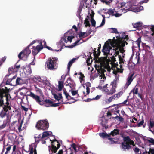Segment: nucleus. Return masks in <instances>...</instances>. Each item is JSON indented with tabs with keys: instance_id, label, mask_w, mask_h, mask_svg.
<instances>
[{
	"instance_id": "1",
	"label": "nucleus",
	"mask_w": 154,
	"mask_h": 154,
	"mask_svg": "<svg viewBox=\"0 0 154 154\" xmlns=\"http://www.w3.org/2000/svg\"><path fill=\"white\" fill-rule=\"evenodd\" d=\"M50 141H51V146H48L49 151L50 152L51 151L52 153H55L60 146V143L56 139L50 140Z\"/></svg>"
},
{
	"instance_id": "2",
	"label": "nucleus",
	"mask_w": 154,
	"mask_h": 154,
	"mask_svg": "<svg viewBox=\"0 0 154 154\" xmlns=\"http://www.w3.org/2000/svg\"><path fill=\"white\" fill-rule=\"evenodd\" d=\"M114 82H112L111 84L109 86V87H107L108 84H106V85L103 86V88L104 89L105 94L108 95H111L116 92L115 88L113 86Z\"/></svg>"
},
{
	"instance_id": "3",
	"label": "nucleus",
	"mask_w": 154,
	"mask_h": 154,
	"mask_svg": "<svg viewBox=\"0 0 154 154\" xmlns=\"http://www.w3.org/2000/svg\"><path fill=\"white\" fill-rule=\"evenodd\" d=\"M49 127V123L46 121L40 120L37 123L36 127L38 130H45Z\"/></svg>"
},
{
	"instance_id": "4",
	"label": "nucleus",
	"mask_w": 154,
	"mask_h": 154,
	"mask_svg": "<svg viewBox=\"0 0 154 154\" xmlns=\"http://www.w3.org/2000/svg\"><path fill=\"white\" fill-rule=\"evenodd\" d=\"M29 47L27 46L24 50L19 53L18 57L20 59H22L23 58H27L31 52L29 48Z\"/></svg>"
},
{
	"instance_id": "5",
	"label": "nucleus",
	"mask_w": 154,
	"mask_h": 154,
	"mask_svg": "<svg viewBox=\"0 0 154 154\" xmlns=\"http://www.w3.org/2000/svg\"><path fill=\"white\" fill-rule=\"evenodd\" d=\"M27 96H29L35 99L36 102L41 105H43V100L40 99L39 96L33 93L31 91L27 92Z\"/></svg>"
},
{
	"instance_id": "6",
	"label": "nucleus",
	"mask_w": 154,
	"mask_h": 154,
	"mask_svg": "<svg viewBox=\"0 0 154 154\" xmlns=\"http://www.w3.org/2000/svg\"><path fill=\"white\" fill-rule=\"evenodd\" d=\"M27 96H29L35 99L36 102L41 105H43V100L40 99L39 96L33 93L31 91L27 92Z\"/></svg>"
},
{
	"instance_id": "7",
	"label": "nucleus",
	"mask_w": 154,
	"mask_h": 154,
	"mask_svg": "<svg viewBox=\"0 0 154 154\" xmlns=\"http://www.w3.org/2000/svg\"><path fill=\"white\" fill-rule=\"evenodd\" d=\"M57 58L53 57L49 58L46 62L47 67L50 70L54 69V62L57 61Z\"/></svg>"
},
{
	"instance_id": "8",
	"label": "nucleus",
	"mask_w": 154,
	"mask_h": 154,
	"mask_svg": "<svg viewBox=\"0 0 154 154\" xmlns=\"http://www.w3.org/2000/svg\"><path fill=\"white\" fill-rule=\"evenodd\" d=\"M112 49L110 46L109 41H107L103 47L102 52L104 53V55H106L109 54L110 50Z\"/></svg>"
},
{
	"instance_id": "9",
	"label": "nucleus",
	"mask_w": 154,
	"mask_h": 154,
	"mask_svg": "<svg viewBox=\"0 0 154 154\" xmlns=\"http://www.w3.org/2000/svg\"><path fill=\"white\" fill-rule=\"evenodd\" d=\"M40 45H38L36 47L33 46L32 48V53L35 56L43 48L41 42H40Z\"/></svg>"
},
{
	"instance_id": "10",
	"label": "nucleus",
	"mask_w": 154,
	"mask_h": 154,
	"mask_svg": "<svg viewBox=\"0 0 154 154\" xmlns=\"http://www.w3.org/2000/svg\"><path fill=\"white\" fill-rule=\"evenodd\" d=\"M111 15L112 16H114L116 17H117L120 16L121 14L118 13L117 12L115 11V9H112V8L109 9L107 13Z\"/></svg>"
},
{
	"instance_id": "11",
	"label": "nucleus",
	"mask_w": 154,
	"mask_h": 154,
	"mask_svg": "<svg viewBox=\"0 0 154 154\" xmlns=\"http://www.w3.org/2000/svg\"><path fill=\"white\" fill-rule=\"evenodd\" d=\"M117 39H115V37H113V38L111 39H109L108 41H109V42H110V44L113 47H116V45L119 42V39L118 36L116 37Z\"/></svg>"
},
{
	"instance_id": "12",
	"label": "nucleus",
	"mask_w": 154,
	"mask_h": 154,
	"mask_svg": "<svg viewBox=\"0 0 154 154\" xmlns=\"http://www.w3.org/2000/svg\"><path fill=\"white\" fill-rule=\"evenodd\" d=\"M36 147V146L34 144H32L30 145L29 148V154H37Z\"/></svg>"
},
{
	"instance_id": "13",
	"label": "nucleus",
	"mask_w": 154,
	"mask_h": 154,
	"mask_svg": "<svg viewBox=\"0 0 154 154\" xmlns=\"http://www.w3.org/2000/svg\"><path fill=\"white\" fill-rule=\"evenodd\" d=\"M143 7L140 5H138L134 4L133 7L132 8L131 11L134 12H139L143 9Z\"/></svg>"
},
{
	"instance_id": "14",
	"label": "nucleus",
	"mask_w": 154,
	"mask_h": 154,
	"mask_svg": "<svg viewBox=\"0 0 154 154\" xmlns=\"http://www.w3.org/2000/svg\"><path fill=\"white\" fill-rule=\"evenodd\" d=\"M11 117L9 115L7 116L6 119L4 121L3 124L0 126L1 128H3L6 126H8L10 122Z\"/></svg>"
},
{
	"instance_id": "15",
	"label": "nucleus",
	"mask_w": 154,
	"mask_h": 154,
	"mask_svg": "<svg viewBox=\"0 0 154 154\" xmlns=\"http://www.w3.org/2000/svg\"><path fill=\"white\" fill-rule=\"evenodd\" d=\"M11 117L9 115L7 116L6 119L4 121L3 124L0 126L1 128H3L6 126H8L10 122Z\"/></svg>"
},
{
	"instance_id": "16",
	"label": "nucleus",
	"mask_w": 154,
	"mask_h": 154,
	"mask_svg": "<svg viewBox=\"0 0 154 154\" xmlns=\"http://www.w3.org/2000/svg\"><path fill=\"white\" fill-rule=\"evenodd\" d=\"M11 117L9 115L7 116L6 119L4 121L3 124L0 126L1 128H3L6 126H8L10 122Z\"/></svg>"
},
{
	"instance_id": "17",
	"label": "nucleus",
	"mask_w": 154,
	"mask_h": 154,
	"mask_svg": "<svg viewBox=\"0 0 154 154\" xmlns=\"http://www.w3.org/2000/svg\"><path fill=\"white\" fill-rule=\"evenodd\" d=\"M134 74H131L127 79V82L125 86V88L127 89L128 88L129 86L130 85L133 80V77L134 75Z\"/></svg>"
},
{
	"instance_id": "18",
	"label": "nucleus",
	"mask_w": 154,
	"mask_h": 154,
	"mask_svg": "<svg viewBox=\"0 0 154 154\" xmlns=\"http://www.w3.org/2000/svg\"><path fill=\"white\" fill-rule=\"evenodd\" d=\"M136 1H129L126 2V9H130L131 10L134 4H136Z\"/></svg>"
},
{
	"instance_id": "19",
	"label": "nucleus",
	"mask_w": 154,
	"mask_h": 154,
	"mask_svg": "<svg viewBox=\"0 0 154 154\" xmlns=\"http://www.w3.org/2000/svg\"><path fill=\"white\" fill-rule=\"evenodd\" d=\"M121 148L123 151L128 150L131 148V146L127 143L122 142L121 144Z\"/></svg>"
},
{
	"instance_id": "20",
	"label": "nucleus",
	"mask_w": 154,
	"mask_h": 154,
	"mask_svg": "<svg viewBox=\"0 0 154 154\" xmlns=\"http://www.w3.org/2000/svg\"><path fill=\"white\" fill-rule=\"evenodd\" d=\"M128 44V43L125 41L119 40L116 45V47L123 48L125 46V44L127 45Z\"/></svg>"
},
{
	"instance_id": "21",
	"label": "nucleus",
	"mask_w": 154,
	"mask_h": 154,
	"mask_svg": "<svg viewBox=\"0 0 154 154\" xmlns=\"http://www.w3.org/2000/svg\"><path fill=\"white\" fill-rule=\"evenodd\" d=\"M87 1H81L80 5L77 11V13L79 16V17H80V14L82 11V7L84 5V3H86Z\"/></svg>"
},
{
	"instance_id": "22",
	"label": "nucleus",
	"mask_w": 154,
	"mask_h": 154,
	"mask_svg": "<svg viewBox=\"0 0 154 154\" xmlns=\"http://www.w3.org/2000/svg\"><path fill=\"white\" fill-rule=\"evenodd\" d=\"M121 35H120L118 37L119 39L120 40H122L123 39H126L127 41H128L129 39V38L128 37V35H126L125 33L122 32L121 33Z\"/></svg>"
},
{
	"instance_id": "23",
	"label": "nucleus",
	"mask_w": 154,
	"mask_h": 154,
	"mask_svg": "<svg viewBox=\"0 0 154 154\" xmlns=\"http://www.w3.org/2000/svg\"><path fill=\"white\" fill-rule=\"evenodd\" d=\"M142 23L141 22H137L135 23H133V27L134 28L139 29L141 28L142 26Z\"/></svg>"
},
{
	"instance_id": "24",
	"label": "nucleus",
	"mask_w": 154,
	"mask_h": 154,
	"mask_svg": "<svg viewBox=\"0 0 154 154\" xmlns=\"http://www.w3.org/2000/svg\"><path fill=\"white\" fill-rule=\"evenodd\" d=\"M43 104H44L46 103L47 104V103H48V105H45V106L47 107H51L50 105H51L53 103V102L51 100L49 99H45L44 100H43Z\"/></svg>"
},
{
	"instance_id": "25",
	"label": "nucleus",
	"mask_w": 154,
	"mask_h": 154,
	"mask_svg": "<svg viewBox=\"0 0 154 154\" xmlns=\"http://www.w3.org/2000/svg\"><path fill=\"white\" fill-rule=\"evenodd\" d=\"M123 93L122 91L119 92L118 93L115 94L111 97H112L113 99L117 100L121 96L122 94Z\"/></svg>"
},
{
	"instance_id": "26",
	"label": "nucleus",
	"mask_w": 154,
	"mask_h": 154,
	"mask_svg": "<svg viewBox=\"0 0 154 154\" xmlns=\"http://www.w3.org/2000/svg\"><path fill=\"white\" fill-rule=\"evenodd\" d=\"M75 60V58H73L70 61H69L68 63L67 69L68 70V73H69V71L70 70V67H71L72 64L73 62H74Z\"/></svg>"
},
{
	"instance_id": "27",
	"label": "nucleus",
	"mask_w": 154,
	"mask_h": 154,
	"mask_svg": "<svg viewBox=\"0 0 154 154\" xmlns=\"http://www.w3.org/2000/svg\"><path fill=\"white\" fill-rule=\"evenodd\" d=\"M0 90H1L3 92V91L4 92L3 93H2V94H1L3 96V97H6V99L7 102L9 100L8 97V94L6 92L5 90L3 89H0Z\"/></svg>"
},
{
	"instance_id": "28",
	"label": "nucleus",
	"mask_w": 154,
	"mask_h": 154,
	"mask_svg": "<svg viewBox=\"0 0 154 154\" xmlns=\"http://www.w3.org/2000/svg\"><path fill=\"white\" fill-rule=\"evenodd\" d=\"M64 82L63 81H58V91H61L63 88V85Z\"/></svg>"
},
{
	"instance_id": "29",
	"label": "nucleus",
	"mask_w": 154,
	"mask_h": 154,
	"mask_svg": "<svg viewBox=\"0 0 154 154\" xmlns=\"http://www.w3.org/2000/svg\"><path fill=\"white\" fill-rule=\"evenodd\" d=\"M142 46L144 49H145L148 51L150 52V48L149 46L143 43H142Z\"/></svg>"
},
{
	"instance_id": "30",
	"label": "nucleus",
	"mask_w": 154,
	"mask_h": 154,
	"mask_svg": "<svg viewBox=\"0 0 154 154\" xmlns=\"http://www.w3.org/2000/svg\"><path fill=\"white\" fill-rule=\"evenodd\" d=\"M2 93H3V91L1 90H0V107L2 106L4 104L3 96L1 94H2Z\"/></svg>"
},
{
	"instance_id": "31",
	"label": "nucleus",
	"mask_w": 154,
	"mask_h": 154,
	"mask_svg": "<svg viewBox=\"0 0 154 154\" xmlns=\"http://www.w3.org/2000/svg\"><path fill=\"white\" fill-rule=\"evenodd\" d=\"M25 72L27 75H29L31 74L32 73V70L30 66H29L26 68V71Z\"/></svg>"
},
{
	"instance_id": "32",
	"label": "nucleus",
	"mask_w": 154,
	"mask_h": 154,
	"mask_svg": "<svg viewBox=\"0 0 154 154\" xmlns=\"http://www.w3.org/2000/svg\"><path fill=\"white\" fill-rule=\"evenodd\" d=\"M119 134V130L117 129H114L111 132L110 134L113 136L117 135Z\"/></svg>"
},
{
	"instance_id": "33",
	"label": "nucleus",
	"mask_w": 154,
	"mask_h": 154,
	"mask_svg": "<svg viewBox=\"0 0 154 154\" xmlns=\"http://www.w3.org/2000/svg\"><path fill=\"white\" fill-rule=\"evenodd\" d=\"M99 136L101 137L102 138H104L106 137H109L110 136V135L106 133H102L99 134Z\"/></svg>"
},
{
	"instance_id": "34",
	"label": "nucleus",
	"mask_w": 154,
	"mask_h": 154,
	"mask_svg": "<svg viewBox=\"0 0 154 154\" xmlns=\"http://www.w3.org/2000/svg\"><path fill=\"white\" fill-rule=\"evenodd\" d=\"M154 127V119L152 118H150L149 120V129L152 128Z\"/></svg>"
},
{
	"instance_id": "35",
	"label": "nucleus",
	"mask_w": 154,
	"mask_h": 154,
	"mask_svg": "<svg viewBox=\"0 0 154 154\" xmlns=\"http://www.w3.org/2000/svg\"><path fill=\"white\" fill-rule=\"evenodd\" d=\"M63 93L65 95L66 98L68 100H70L71 96L68 94L66 92L65 89H63Z\"/></svg>"
},
{
	"instance_id": "36",
	"label": "nucleus",
	"mask_w": 154,
	"mask_h": 154,
	"mask_svg": "<svg viewBox=\"0 0 154 154\" xmlns=\"http://www.w3.org/2000/svg\"><path fill=\"white\" fill-rule=\"evenodd\" d=\"M80 40H77L73 44V45H70V46H65V47L66 48H72L74 46H75L78 45V43L80 41Z\"/></svg>"
},
{
	"instance_id": "37",
	"label": "nucleus",
	"mask_w": 154,
	"mask_h": 154,
	"mask_svg": "<svg viewBox=\"0 0 154 154\" xmlns=\"http://www.w3.org/2000/svg\"><path fill=\"white\" fill-rule=\"evenodd\" d=\"M87 17L88 18H86L85 20L84 23L85 24V26L87 27V26L90 27L91 25L89 23V21L88 20V16H87Z\"/></svg>"
},
{
	"instance_id": "38",
	"label": "nucleus",
	"mask_w": 154,
	"mask_h": 154,
	"mask_svg": "<svg viewBox=\"0 0 154 154\" xmlns=\"http://www.w3.org/2000/svg\"><path fill=\"white\" fill-rule=\"evenodd\" d=\"M138 88L135 87L131 91V92H132L134 95H135L138 93Z\"/></svg>"
},
{
	"instance_id": "39",
	"label": "nucleus",
	"mask_w": 154,
	"mask_h": 154,
	"mask_svg": "<svg viewBox=\"0 0 154 154\" xmlns=\"http://www.w3.org/2000/svg\"><path fill=\"white\" fill-rule=\"evenodd\" d=\"M69 86L71 88V90L74 89L75 87V84L74 81L71 82L69 83Z\"/></svg>"
},
{
	"instance_id": "40",
	"label": "nucleus",
	"mask_w": 154,
	"mask_h": 154,
	"mask_svg": "<svg viewBox=\"0 0 154 154\" xmlns=\"http://www.w3.org/2000/svg\"><path fill=\"white\" fill-rule=\"evenodd\" d=\"M114 118L122 122H123L124 121V119L123 118L118 116H117L115 117H114Z\"/></svg>"
},
{
	"instance_id": "41",
	"label": "nucleus",
	"mask_w": 154,
	"mask_h": 154,
	"mask_svg": "<svg viewBox=\"0 0 154 154\" xmlns=\"http://www.w3.org/2000/svg\"><path fill=\"white\" fill-rule=\"evenodd\" d=\"M124 142L128 143L130 141L131 139L129 136L123 137Z\"/></svg>"
},
{
	"instance_id": "42",
	"label": "nucleus",
	"mask_w": 154,
	"mask_h": 154,
	"mask_svg": "<svg viewBox=\"0 0 154 154\" xmlns=\"http://www.w3.org/2000/svg\"><path fill=\"white\" fill-rule=\"evenodd\" d=\"M3 109L4 111H5V112H6L8 110H11V108L10 106L4 105V107H3Z\"/></svg>"
},
{
	"instance_id": "43",
	"label": "nucleus",
	"mask_w": 154,
	"mask_h": 154,
	"mask_svg": "<svg viewBox=\"0 0 154 154\" xmlns=\"http://www.w3.org/2000/svg\"><path fill=\"white\" fill-rule=\"evenodd\" d=\"M94 15L92 16H91V24L92 26L93 27L95 26L96 21L93 18Z\"/></svg>"
},
{
	"instance_id": "44",
	"label": "nucleus",
	"mask_w": 154,
	"mask_h": 154,
	"mask_svg": "<svg viewBox=\"0 0 154 154\" xmlns=\"http://www.w3.org/2000/svg\"><path fill=\"white\" fill-rule=\"evenodd\" d=\"M110 30H111V31H110V32L112 33H115V34L119 33V32H118L117 29L116 28H111L110 29Z\"/></svg>"
},
{
	"instance_id": "45",
	"label": "nucleus",
	"mask_w": 154,
	"mask_h": 154,
	"mask_svg": "<svg viewBox=\"0 0 154 154\" xmlns=\"http://www.w3.org/2000/svg\"><path fill=\"white\" fill-rule=\"evenodd\" d=\"M22 80L20 78H17L16 80V85H19L22 84Z\"/></svg>"
},
{
	"instance_id": "46",
	"label": "nucleus",
	"mask_w": 154,
	"mask_h": 154,
	"mask_svg": "<svg viewBox=\"0 0 154 154\" xmlns=\"http://www.w3.org/2000/svg\"><path fill=\"white\" fill-rule=\"evenodd\" d=\"M119 48L116 47L115 48V49L113 48L112 49L113 50H114L116 51L114 54V56L115 57H116L118 55V56L119 55V51L118 50Z\"/></svg>"
},
{
	"instance_id": "47",
	"label": "nucleus",
	"mask_w": 154,
	"mask_h": 154,
	"mask_svg": "<svg viewBox=\"0 0 154 154\" xmlns=\"http://www.w3.org/2000/svg\"><path fill=\"white\" fill-rule=\"evenodd\" d=\"M8 71L9 72H10V71L12 72H17V70L15 69L14 66V67H10L8 69Z\"/></svg>"
},
{
	"instance_id": "48",
	"label": "nucleus",
	"mask_w": 154,
	"mask_h": 154,
	"mask_svg": "<svg viewBox=\"0 0 154 154\" xmlns=\"http://www.w3.org/2000/svg\"><path fill=\"white\" fill-rule=\"evenodd\" d=\"M12 145H7V147L6 148V151L5 152V154H8L10 152V150H11Z\"/></svg>"
},
{
	"instance_id": "49",
	"label": "nucleus",
	"mask_w": 154,
	"mask_h": 154,
	"mask_svg": "<svg viewBox=\"0 0 154 154\" xmlns=\"http://www.w3.org/2000/svg\"><path fill=\"white\" fill-rule=\"evenodd\" d=\"M43 137H42V135L41 134L39 135L37 137H36L35 138V140L37 141H39L40 140H42L44 139Z\"/></svg>"
},
{
	"instance_id": "50",
	"label": "nucleus",
	"mask_w": 154,
	"mask_h": 154,
	"mask_svg": "<svg viewBox=\"0 0 154 154\" xmlns=\"http://www.w3.org/2000/svg\"><path fill=\"white\" fill-rule=\"evenodd\" d=\"M60 41L63 43V46H65L64 44L65 43H67L68 42V40H66V37L62 38Z\"/></svg>"
},
{
	"instance_id": "51",
	"label": "nucleus",
	"mask_w": 154,
	"mask_h": 154,
	"mask_svg": "<svg viewBox=\"0 0 154 154\" xmlns=\"http://www.w3.org/2000/svg\"><path fill=\"white\" fill-rule=\"evenodd\" d=\"M85 32H80L79 34V37L80 38H85V37H84V36L85 35Z\"/></svg>"
},
{
	"instance_id": "52",
	"label": "nucleus",
	"mask_w": 154,
	"mask_h": 154,
	"mask_svg": "<svg viewBox=\"0 0 154 154\" xmlns=\"http://www.w3.org/2000/svg\"><path fill=\"white\" fill-rule=\"evenodd\" d=\"M49 135V133L47 131L44 132L42 134V137L44 138L46 137Z\"/></svg>"
},
{
	"instance_id": "53",
	"label": "nucleus",
	"mask_w": 154,
	"mask_h": 154,
	"mask_svg": "<svg viewBox=\"0 0 154 154\" xmlns=\"http://www.w3.org/2000/svg\"><path fill=\"white\" fill-rule=\"evenodd\" d=\"M119 58V63L121 64V63H124V60L122 58L120 55H119L118 56Z\"/></svg>"
},
{
	"instance_id": "54",
	"label": "nucleus",
	"mask_w": 154,
	"mask_h": 154,
	"mask_svg": "<svg viewBox=\"0 0 154 154\" xmlns=\"http://www.w3.org/2000/svg\"><path fill=\"white\" fill-rule=\"evenodd\" d=\"M96 49H95L94 50V59H97L98 58L99 56H97V53H96L97 51H96Z\"/></svg>"
},
{
	"instance_id": "55",
	"label": "nucleus",
	"mask_w": 154,
	"mask_h": 154,
	"mask_svg": "<svg viewBox=\"0 0 154 154\" xmlns=\"http://www.w3.org/2000/svg\"><path fill=\"white\" fill-rule=\"evenodd\" d=\"M112 100H113V99H112V97L111 96L109 98L107 99L106 100V103H110L111 102H112Z\"/></svg>"
},
{
	"instance_id": "56",
	"label": "nucleus",
	"mask_w": 154,
	"mask_h": 154,
	"mask_svg": "<svg viewBox=\"0 0 154 154\" xmlns=\"http://www.w3.org/2000/svg\"><path fill=\"white\" fill-rule=\"evenodd\" d=\"M70 99H72V100H74V101H72V102H67V103H69V104H72V103H74L75 102L77 101H78V100H75V99L72 97H71V98H70Z\"/></svg>"
},
{
	"instance_id": "57",
	"label": "nucleus",
	"mask_w": 154,
	"mask_h": 154,
	"mask_svg": "<svg viewBox=\"0 0 154 154\" xmlns=\"http://www.w3.org/2000/svg\"><path fill=\"white\" fill-rule=\"evenodd\" d=\"M60 103H53L52 104V105H50V106H51V107H55L58 106H59L60 104Z\"/></svg>"
},
{
	"instance_id": "58",
	"label": "nucleus",
	"mask_w": 154,
	"mask_h": 154,
	"mask_svg": "<svg viewBox=\"0 0 154 154\" xmlns=\"http://www.w3.org/2000/svg\"><path fill=\"white\" fill-rule=\"evenodd\" d=\"M71 147L74 149L75 152H77V150L76 147V145L75 143L72 144L71 145Z\"/></svg>"
},
{
	"instance_id": "59",
	"label": "nucleus",
	"mask_w": 154,
	"mask_h": 154,
	"mask_svg": "<svg viewBox=\"0 0 154 154\" xmlns=\"http://www.w3.org/2000/svg\"><path fill=\"white\" fill-rule=\"evenodd\" d=\"M105 19H104V18H103L102 22L101 23V24L99 26L97 27V28H98V27H101V26H103L105 23Z\"/></svg>"
},
{
	"instance_id": "60",
	"label": "nucleus",
	"mask_w": 154,
	"mask_h": 154,
	"mask_svg": "<svg viewBox=\"0 0 154 154\" xmlns=\"http://www.w3.org/2000/svg\"><path fill=\"white\" fill-rule=\"evenodd\" d=\"M99 46H99L98 48V49H97V51H98V52L97 53V56H99L100 55V53H101V52L100 51V48H101V45L100 44H99Z\"/></svg>"
},
{
	"instance_id": "61",
	"label": "nucleus",
	"mask_w": 154,
	"mask_h": 154,
	"mask_svg": "<svg viewBox=\"0 0 154 154\" xmlns=\"http://www.w3.org/2000/svg\"><path fill=\"white\" fill-rule=\"evenodd\" d=\"M71 93L73 96L75 95H76L77 94V93H78V90H72Z\"/></svg>"
},
{
	"instance_id": "62",
	"label": "nucleus",
	"mask_w": 154,
	"mask_h": 154,
	"mask_svg": "<svg viewBox=\"0 0 154 154\" xmlns=\"http://www.w3.org/2000/svg\"><path fill=\"white\" fill-rule=\"evenodd\" d=\"M6 115V113L5 112H2L0 113V116L2 118H3Z\"/></svg>"
},
{
	"instance_id": "63",
	"label": "nucleus",
	"mask_w": 154,
	"mask_h": 154,
	"mask_svg": "<svg viewBox=\"0 0 154 154\" xmlns=\"http://www.w3.org/2000/svg\"><path fill=\"white\" fill-rule=\"evenodd\" d=\"M148 141L149 143H152L153 145H154V139L153 138H151L150 139H149Z\"/></svg>"
},
{
	"instance_id": "64",
	"label": "nucleus",
	"mask_w": 154,
	"mask_h": 154,
	"mask_svg": "<svg viewBox=\"0 0 154 154\" xmlns=\"http://www.w3.org/2000/svg\"><path fill=\"white\" fill-rule=\"evenodd\" d=\"M151 31L153 32V33H152L151 34V35L152 36L154 35V25H153L151 27Z\"/></svg>"
}]
</instances>
